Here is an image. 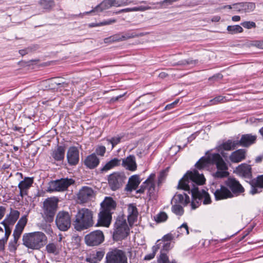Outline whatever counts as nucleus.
<instances>
[{
    "instance_id": "f257e3e1",
    "label": "nucleus",
    "mask_w": 263,
    "mask_h": 263,
    "mask_svg": "<svg viewBox=\"0 0 263 263\" xmlns=\"http://www.w3.org/2000/svg\"><path fill=\"white\" fill-rule=\"evenodd\" d=\"M205 179L202 174H200L197 171H188L179 181L177 188L189 191L192 193L193 201L191 205L193 209L198 206L199 202L203 200L204 204L211 203L210 195L205 191H199L197 185L203 184Z\"/></svg>"
},
{
    "instance_id": "f03ea898",
    "label": "nucleus",
    "mask_w": 263,
    "mask_h": 263,
    "mask_svg": "<svg viewBox=\"0 0 263 263\" xmlns=\"http://www.w3.org/2000/svg\"><path fill=\"white\" fill-rule=\"evenodd\" d=\"M47 241V237L42 232L25 233L23 236V244L28 249L39 250Z\"/></svg>"
},
{
    "instance_id": "7ed1b4c3",
    "label": "nucleus",
    "mask_w": 263,
    "mask_h": 263,
    "mask_svg": "<svg viewBox=\"0 0 263 263\" xmlns=\"http://www.w3.org/2000/svg\"><path fill=\"white\" fill-rule=\"evenodd\" d=\"M74 227L78 231H81L92 227L93 224V212L87 208L80 209L75 217Z\"/></svg>"
},
{
    "instance_id": "20e7f679",
    "label": "nucleus",
    "mask_w": 263,
    "mask_h": 263,
    "mask_svg": "<svg viewBox=\"0 0 263 263\" xmlns=\"http://www.w3.org/2000/svg\"><path fill=\"white\" fill-rule=\"evenodd\" d=\"M20 215V213L19 211L10 208L9 214H7L5 219L1 222V223L4 226L5 228L4 237L0 239L3 243L7 241L11 233V227H12L15 224L18 219Z\"/></svg>"
},
{
    "instance_id": "39448f33",
    "label": "nucleus",
    "mask_w": 263,
    "mask_h": 263,
    "mask_svg": "<svg viewBox=\"0 0 263 263\" xmlns=\"http://www.w3.org/2000/svg\"><path fill=\"white\" fill-rule=\"evenodd\" d=\"M58 202L59 199L55 197L48 198L44 201L43 216L47 222L53 221L58 209Z\"/></svg>"
},
{
    "instance_id": "423d86ee",
    "label": "nucleus",
    "mask_w": 263,
    "mask_h": 263,
    "mask_svg": "<svg viewBox=\"0 0 263 263\" xmlns=\"http://www.w3.org/2000/svg\"><path fill=\"white\" fill-rule=\"evenodd\" d=\"M210 160L211 163L215 164L217 168V171L213 174L215 178H222L229 176L228 165L219 154L211 155Z\"/></svg>"
},
{
    "instance_id": "0eeeda50",
    "label": "nucleus",
    "mask_w": 263,
    "mask_h": 263,
    "mask_svg": "<svg viewBox=\"0 0 263 263\" xmlns=\"http://www.w3.org/2000/svg\"><path fill=\"white\" fill-rule=\"evenodd\" d=\"M114 238L116 240L122 239L127 236L129 229L126 219L123 217H118L114 226Z\"/></svg>"
},
{
    "instance_id": "6e6552de",
    "label": "nucleus",
    "mask_w": 263,
    "mask_h": 263,
    "mask_svg": "<svg viewBox=\"0 0 263 263\" xmlns=\"http://www.w3.org/2000/svg\"><path fill=\"white\" fill-rule=\"evenodd\" d=\"M74 180L71 178H62L51 181L49 183V186L47 191L49 192H63L66 190L68 187L74 183Z\"/></svg>"
},
{
    "instance_id": "1a4fd4ad",
    "label": "nucleus",
    "mask_w": 263,
    "mask_h": 263,
    "mask_svg": "<svg viewBox=\"0 0 263 263\" xmlns=\"http://www.w3.org/2000/svg\"><path fill=\"white\" fill-rule=\"evenodd\" d=\"M55 223L60 230L67 231L71 226V216L69 213L64 211H60L56 216Z\"/></svg>"
},
{
    "instance_id": "9d476101",
    "label": "nucleus",
    "mask_w": 263,
    "mask_h": 263,
    "mask_svg": "<svg viewBox=\"0 0 263 263\" xmlns=\"http://www.w3.org/2000/svg\"><path fill=\"white\" fill-rule=\"evenodd\" d=\"M130 3L126 0V2H118L116 0H104L100 5L96 6L93 9L90 11L86 12L83 13L79 14V15L83 16L85 14H88L95 11H102L104 10L109 9L112 6L120 7L122 6H125Z\"/></svg>"
},
{
    "instance_id": "9b49d317",
    "label": "nucleus",
    "mask_w": 263,
    "mask_h": 263,
    "mask_svg": "<svg viewBox=\"0 0 263 263\" xmlns=\"http://www.w3.org/2000/svg\"><path fill=\"white\" fill-rule=\"evenodd\" d=\"M126 179L123 173L115 172L108 176V185L112 191H116L123 185Z\"/></svg>"
},
{
    "instance_id": "f8f14e48",
    "label": "nucleus",
    "mask_w": 263,
    "mask_h": 263,
    "mask_svg": "<svg viewBox=\"0 0 263 263\" xmlns=\"http://www.w3.org/2000/svg\"><path fill=\"white\" fill-rule=\"evenodd\" d=\"M77 195L79 202L85 203L95 198L96 192L91 187L84 186L80 189Z\"/></svg>"
},
{
    "instance_id": "ddd939ff",
    "label": "nucleus",
    "mask_w": 263,
    "mask_h": 263,
    "mask_svg": "<svg viewBox=\"0 0 263 263\" xmlns=\"http://www.w3.org/2000/svg\"><path fill=\"white\" fill-rule=\"evenodd\" d=\"M106 263H127L124 253L118 249L109 251L106 254Z\"/></svg>"
},
{
    "instance_id": "4468645a",
    "label": "nucleus",
    "mask_w": 263,
    "mask_h": 263,
    "mask_svg": "<svg viewBox=\"0 0 263 263\" xmlns=\"http://www.w3.org/2000/svg\"><path fill=\"white\" fill-rule=\"evenodd\" d=\"M104 236L100 230L94 231L85 237L86 243L90 246H98L103 242Z\"/></svg>"
},
{
    "instance_id": "2eb2a0df",
    "label": "nucleus",
    "mask_w": 263,
    "mask_h": 263,
    "mask_svg": "<svg viewBox=\"0 0 263 263\" xmlns=\"http://www.w3.org/2000/svg\"><path fill=\"white\" fill-rule=\"evenodd\" d=\"M27 222V216H22L17 222L15 226V229L13 231V236L14 237L13 243L16 244L19 239L23 230Z\"/></svg>"
},
{
    "instance_id": "dca6fc26",
    "label": "nucleus",
    "mask_w": 263,
    "mask_h": 263,
    "mask_svg": "<svg viewBox=\"0 0 263 263\" xmlns=\"http://www.w3.org/2000/svg\"><path fill=\"white\" fill-rule=\"evenodd\" d=\"M234 173L245 178L250 179L252 176L251 166L247 163L239 165L236 167Z\"/></svg>"
},
{
    "instance_id": "f3484780",
    "label": "nucleus",
    "mask_w": 263,
    "mask_h": 263,
    "mask_svg": "<svg viewBox=\"0 0 263 263\" xmlns=\"http://www.w3.org/2000/svg\"><path fill=\"white\" fill-rule=\"evenodd\" d=\"M155 177V175L152 174L149 176V177L144 182V184H145L144 187H145L147 190V194L149 197L150 199L155 198L157 193V191L154 183Z\"/></svg>"
},
{
    "instance_id": "a211bd4d",
    "label": "nucleus",
    "mask_w": 263,
    "mask_h": 263,
    "mask_svg": "<svg viewBox=\"0 0 263 263\" xmlns=\"http://www.w3.org/2000/svg\"><path fill=\"white\" fill-rule=\"evenodd\" d=\"M250 184L251 186L250 194L254 195L260 193L263 189V175H259L255 179L252 180Z\"/></svg>"
},
{
    "instance_id": "6ab92c4d",
    "label": "nucleus",
    "mask_w": 263,
    "mask_h": 263,
    "mask_svg": "<svg viewBox=\"0 0 263 263\" xmlns=\"http://www.w3.org/2000/svg\"><path fill=\"white\" fill-rule=\"evenodd\" d=\"M67 159L70 165L77 164L79 161V152L75 146L70 147L67 153Z\"/></svg>"
},
{
    "instance_id": "aec40b11",
    "label": "nucleus",
    "mask_w": 263,
    "mask_h": 263,
    "mask_svg": "<svg viewBox=\"0 0 263 263\" xmlns=\"http://www.w3.org/2000/svg\"><path fill=\"white\" fill-rule=\"evenodd\" d=\"M213 193L216 200H223L233 197L230 190L223 185H221L220 189H216Z\"/></svg>"
},
{
    "instance_id": "412c9836",
    "label": "nucleus",
    "mask_w": 263,
    "mask_h": 263,
    "mask_svg": "<svg viewBox=\"0 0 263 263\" xmlns=\"http://www.w3.org/2000/svg\"><path fill=\"white\" fill-rule=\"evenodd\" d=\"M225 183L233 193H242L245 191L243 186L235 178H229Z\"/></svg>"
},
{
    "instance_id": "4be33fe9",
    "label": "nucleus",
    "mask_w": 263,
    "mask_h": 263,
    "mask_svg": "<svg viewBox=\"0 0 263 263\" xmlns=\"http://www.w3.org/2000/svg\"><path fill=\"white\" fill-rule=\"evenodd\" d=\"M112 214L101 211L99 214V219L96 227H108L111 223Z\"/></svg>"
},
{
    "instance_id": "5701e85b",
    "label": "nucleus",
    "mask_w": 263,
    "mask_h": 263,
    "mask_svg": "<svg viewBox=\"0 0 263 263\" xmlns=\"http://www.w3.org/2000/svg\"><path fill=\"white\" fill-rule=\"evenodd\" d=\"M102 211L112 214L116 207V203L110 197H106L101 204Z\"/></svg>"
},
{
    "instance_id": "b1692460",
    "label": "nucleus",
    "mask_w": 263,
    "mask_h": 263,
    "mask_svg": "<svg viewBox=\"0 0 263 263\" xmlns=\"http://www.w3.org/2000/svg\"><path fill=\"white\" fill-rule=\"evenodd\" d=\"M33 182V178L29 177H25L24 179L21 181L18 185V187L20 189V195L23 197L27 194V190L32 185Z\"/></svg>"
},
{
    "instance_id": "393cba45",
    "label": "nucleus",
    "mask_w": 263,
    "mask_h": 263,
    "mask_svg": "<svg viewBox=\"0 0 263 263\" xmlns=\"http://www.w3.org/2000/svg\"><path fill=\"white\" fill-rule=\"evenodd\" d=\"M122 165L126 170L130 171L136 170L137 165L136 158L134 155H129L125 159H122Z\"/></svg>"
},
{
    "instance_id": "a878e982",
    "label": "nucleus",
    "mask_w": 263,
    "mask_h": 263,
    "mask_svg": "<svg viewBox=\"0 0 263 263\" xmlns=\"http://www.w3.org/2000/svg\"><path fill=\"white\" fill-rule=\"evenodd\" d=\"M59 78H53L43 82L42 85L46 89L59 91Z\"/></svg>"
},
{
    "instance_id": "bb28decb",
    "label": "nucleus",
    "mask_w": 263,
    "mask_h": 263,
    "mask_svg": "<svg viewBox=\"0 0 263 263\" xmlns=\"http://www.w3.org/2000/svg\"><path fill=\"white\" fill-rule=\"evenodd\" d=\"M180 54L175 55L173 57L171 61V64L173 66H185L190 64H196L197 63V60H193L191 59L187 60H179L180 59Z\"/></svg>"
},
{
    "instance_id": "cd10ccee",
    "label": "nucleus",
    "mask_w": 263,
    "mask_h": 263,
    "mask_svg": "<svg viewBox=\"0 0 263 263\" xmlns=\"http://www.w3.org/2000/svg\"><path fill=\"white\" fill-rule=\"evenodd\" d=\"M246 151L243 149H239L233 152L230 156L229 158L233 163H238L246 158Z\"/></svg>"
},
{
    "instance_id": "c85d7f7f",
    "label": "nucleus",
    "mask_w": 263,
    "mask_h": 263,
    "mask_svg": "<svg viewBox=\"0 0 263 263\" xmlns=\"http://www.w3.org/2000/svg\"><path fill=\"white\" fill-rule=\"evenodd\" d=\"M256 136L251 134L243 135L239 141L238 145L242 146L247 147L255 143L256 140Z\"/></svg>"
},
{
    "instance_id": "c756f323",
    "label": "nucleus",
    "mask_w": 263,
    "mask_h": 263,
    "mask_svg": "<svg viewBox=\"0 0 263 263\" xmlns=\"http://www.w3.org/2000/svg\"><path fill=\"white\" fill-rule=\"evenodd\" d=\"M128 220L129 224H133L137 220L138 212L136 206L134 204H129L127 209Z\"/></svg>"
},
{
    "instance_id": "7c9ffc66",
    "label": "nucleus",
    "mask_w": 263,
    "mask_h": 263,
    "mask_svg": "<svg viewBox=\"0 0 263 263\" xmlns=\"http://www.w3.org/2000/svg\"><path fill=\"white\" fill-rule=\"evenodd\" d=\"M140 182L141 181L139 176L133 175L131 176L129 178L128 183L126 186L125 190L130 192L136 190L140 183Z\"/></svg>"
},
{
    "instance_id": "2f4dec72",
    "label": "nucleus",
    "mask_w": 263,
    "mask_h": 263,
    "mask_svg": "<svg viewBox=\"0 0 263 263\" xmlns=\"http://www.w3.org/2000/svg\"><path fill=\"white\" fill-rule=\"evenodd\" d=\"M65 152V149L64 146H58L57 148L52 151L51 155L54 160L61 161L64 158Z\"/></svg>"
},
{
    "instance_id": "473e14b6",
    "label": "nucleus",
    "mask_w": 263,
    "mask_h": 263,
    "mask_svg": "<svg viewBox=\"0 0 263 263\" xmlns=\"http://www.w3.org/2000/svg\"><path fill=\"white\" fill-rule=\"evenodd\" d=\"M86 166L90 169L94 168L99 163V159L95 154H91L87 157L84 161Z\"/></svg>"
},
{
    "instance_id": "72a5a7b5",
    "label": "nucleus",
    "mask_w": 263,
    "mask_h": 263,
    "mask_svg": "<svg viewBox=\"0 0 263 263\" xmlns=\"http://www.w3.org/2000/svg\"><path fill=\"white\" fill-rule=\"evenodd\" d=\"M59 82L60 83L59 85L60 91H62V90H70L72 88V86L74 85V83L76 82L74 81L70 80L64 81V79L62 78H59ZM76 82L77 83L78 81Z\"/></svg>"
},
{
    "instance_id": "f704fd0d",
    "label": "nucleus",
    "mask_w": 263,
    "mask_h": 263,
    "mask_svg": "<svg viewBox=\"0 0 263 263\" xmlns=\"http://www.w3.org/2000/svg\"><path fill=\"white\" fill-rule=\"evenodd\" d=\"M172 201L175 203H181L185 206L190 202V197L186 194H176L174 196Z\"/></svg>"
},
{
    "instance_id": "c9c22d12",
    "label": "nucleus",
    "mask_w": 263,
    "mask_h": 263,
    "mask_svg": "<svg viewBox=\"0 0 263 263\" xmlns=\"http://www.w3.org/2000/svg\"><path fill=\"white\" fill-rule=\"evenodd\" d=\"M211 163L210 160V156L208 158L202 157L196 163L195 166L198 170L203 169L209 166Z\"/></svg>"
},
{
    "instance_id": "e433bc0d",
    "label": "nucleus",
    "mask_w": 263,
    "mask_h": 263,
    "mask_svg": "<svg viewBox=\"0 0 263 263\" xmlns=\"http://www.w3.org/2000/svg\"><path fill=\"white\" fill-rule=\"evenodd\" d=\"M121 160L118 158H114L106 163V164L101 169L102 171H107L113 167L118 166L120 164Z\"/></svg>"
},
{
    "instance_id": "4c0bfd02",
    "label": "nucleus",
    "mask_w": 263,
    "mask_h": 263,
    "mask_svg": "<svg viewBox=\"0 0 263 263\" xmlns=\"http://www.w3.org/2000/svg\"><path fill=\"white\" fill-rule=\"evenodd\" d=\"M237 145H238V140H229L224 142L221 145V147L226 151H231L234 149Z\"/></svg>"
},
{
    "instance_id": "58836bf2",
    "label": "nucleus",
    "mask_w": 263,
    "mask_h": 263,
    "mask_svg": "<svg viewBox=\"0 0 263 263\" xmlns=\"http://www.w3.org/2000/svg\"><path fill=\"white\" fill-rule=\"evenodd\" d=\"M146 34V33H141L139 34H136V33L130 31L125 33H121L122 41H124L132 38L139 36H142Z\"/></svg>"
},
{
    "instance_id": "ea45409f",
    "label": "nucleus",
    "mask_w": 263,
    "mask_h": 263,
    "mask_svg": "<svg viewBox=\"0 0 263 263\" xmlns=\"http://www.w3.org/2000/svg\"><path fill=\"white\" fill-rule=\"evenodd\" d=\"M39 4L42 8L46 10L51 9L55 5L53 0H40Z\"/></svg>"
},
{
    "instance_id": "a19ab883",
    "label": "nucleus",
    "mask_w": 263,
    "mask_h": 263,
    "mask_svg": "<svg viewBox=\"0 0 263 263\" xmlns=\"http://www.w3.org/2000/svg\"><path fill=\"white\" fill-rule=\"evenodd\" d=\"M227 30L230 34H234L241 33L243 31V28L239 25H231L227 27Z\"/></svg>"
},
{
    "instance_id": "79ce46f5",
    "label": "nucleus",
    "mask_w": 263,
    "mask_h": 263,
    "mask_svg": "<svg viewBox=\"0 0 263 263\" xmlns=\"http://www.w3.org/2000/svg\"><path fill=\"white\" fill-rule=\"evenodd\" d=\"M255 8V5L253 3L245 2L243 3L242 5V12H250L254 10Z\"/></svg>"
},
{
    "instance_id": "37998d69",
    "label": "nucleus",
    "mask_w": 263,
    "mask_h": 263,
    "mask_svg": "<svg viewBox=\"0 0 263 263\" xmlns=\"http://www.w3.org/2000/svg\"><path fill=\"white\" fill-rule=\"evenodd\" d=\"M172 211L174 214L178 216L182 215L184 213V210L183 207L177 203H176L175 204L172 206Z\"/></svg>"
},
{
    "instance_id": "c03bdc74",
    "label": "nucleus",
    "mask_w": 263,
    "mask_h": 263,
    "mask_svg": "<svg viewBox=\"0 0 263 263\" xmlns=\"http://www.w3.org/2000/svg\"><path fill=\"white\" fill-rule=\"evenodd\" d=\"M160 243H156V245L152 247V253L146 255L144 257V259L148 260H151V259L154 258L156 255V252H157V251L158 250V249L160 248Z\"/></svg>"
},
{
    "instance_id": "a18cd8bd",
    "label": "nucleus",
    "mask_w": 263,
    "mask_h": 263,
    "mask_svg": "<svg viewBox=\"0 0 263 263\" xmlns=\"http://www.w3.org/2000/svg\"><path fill=\"white\" fill-rule=\"evenodd\" d=\"M123 136H117L111 138L110 139H107V141L108 144H111V149H112L116 145L119 143L121 139H122Z\"/></svg>"
},
{
    "instance_id": "49530a36",
    "label": "nucleus",
    "mask_w": 263,
    "mask_h": 263,
    "mask_svg": "<svg viewBox=\"0 0 263 263\" xmlns=\"http://www.w3.org/2000/svg\"><path fill=\"white\" fill-rule=\"evenodd\" d=\"M167 218V215L164 212H160L155 217V220L158 223L164 222Z\"/></svg>"
},
{
    "instance_id": "de8ad7c7",
    "label": "nucleus",
    "mask_w": 263,
    "mask_h": 263,
    "mask_svg": "<svg viewBox=\"0 0 263 263\" xmlns=\"http://www.w3.org/2000/svg\"><path fill=\"white\" fill-rule=\"evenodd\" d=\"M48 253L57 255L58 253V250L57 246L53 243H49L46 247Z\"/></svg>"
},
{
    "instance_id": "09e8293b",
    "label": "nucleus",
    "mask_w": 263,
    "mask_h": 263,
    "mask_svg": "<svg viewBox=\"0 0 263 263\" xmlns=\"http://www.w3.org/2000/svg\"><path fill=\"white\" fill-rule=\"evenodd\" d=\"M225 102V97L221 96H217L210 101V105H215L219 103Z\"/></svg>"
},
{
    "instance_id": "8fccbe9b",
    "label": "nucleus",
    "mask_w": 263,
    "mask_h": 263,
    "mask_svg": "<svg viewBox=\"0 0 263 263\" xmlns=\"http://www.w3.org/2000/svg\"><path fill=\"white\" fill-rule=\"evenodd\" d=\"M158 263H171L169 261L168 257L167 255L163 252H161L160 256L158 259Z\"/></svg>"
},
{
    "instance_id": "3c124183",
    "label": "nucleus",
    "mask_w": 263,
    "mask_h": 263,
    "mask_svg": "<svg viewBox=\"0 0 263 263\" xmlns=\"http://www.w3.org/2000/svg\"><path fill=\"white\" fill-rule=\"evenodd\" d=\"M241 25L245 28L247 29H251L252 28H255L256 24L253 22L246 21L241 24Z\"/></svg>"
},
{
    "instance_id": "603ef678",
    "label": "nucleus",
    "mask_w": 263,
    "mask_h": 263,
    "mask_svg": "<svg viewBox=\"0 0 263 263\" xmlns=\"http://www.w3.org/2000/svg\"><path fill=\"white\" fill-rule=\"evenodd\" d=\"M86 261L90 263H97L98 262L93 253L88 255L86 258Z\"/></svg>"
},
{
    "instance_id": "864d4df0",
    "label": "nucleus",
    "mask_w": 263,
    "mask_h": 263,
    "mask_svg": "<svg viewBox=\"0 0 263 263\" xmlns=\"http://www.w3.org/2000/svg\"><path fill=\"white\" fill-rule=\"evenodd\" d=\"M105 151H106V148L105 146H99L97 148L96 152L98 155L103 156H104V155L105 153Z\"/></svg>"
},
{
    "instance_id": "5fc2aeb1",
    "label": "nucleus",
    "mask_w": 263,
    "mask_h": 263,
    "mask_svg": "<svg viewBox=\"0 0 263 263\" xmlns=\"http://www.w3.org/2000/svg\"><path fill=\"white\" fill-rule=\"evenodd\" d=\"M143 10V9L141 7H134L132 8H125L122 9L120 11V12H127L130 11H141Z\"/></svg>"
},
{
    "instance_id": "6e6d98bb",
    "label": "nucleus",
    "mask_w": 263,
    "mask_h": 263,
    "mask_svg": "<svg viewBox=\"0 0 263 263\" xmlns=\"http://www.w3.org/2000/svg\"><path fill=\"white\" fill-rule=\"evenodd\" d=\"M116 22L115 19H109L107 21H103L101 22L99 24H97L96 26H103V25H108L114 23Z\"/></svg>"
},
{
    "instance_id": "4d7b16f0",
    "label": "nucleus",
    "mask_w": 263,
    "mask_h": 263,
    "mask_svg": "<svg viewBox=\"0 0 263 263\" xmlns=\"http://www.w3.org/2000/svg\"><path fill=\"white\" fill-rule=\"evenodd\" d=\"M111 37H112V41H114V43L122 41V37H121V33L115 34L112 35Z\"/></svg>"
},
{
    "instance_id": "13d9d810",
    "label": "nucleus",
    "mask_w": 263,
    "mask_h": 263,
    "mask_svg": "<svg viewBox=\"0 0 263 263\" xmlns=\"http://www.w3.org/2000/svg\"><path fill=\"white\" fill-rule=\"evenodd\" d=\"M242 5L243 3L234 4L233 5V8L236 11L242 12Z\"/></svg>"
},
{
    "instance_id": "bf43d9fd",
    "label": "nucleus",
    "mask_w": 263,
    "mask_h": 263,
    "mask_svg": "<svg viewBox=\"0 0 263 263\" xmlns=\"http://www.w3.org/2000/svg\"><path fill=\"white\" fill-rule=\"evenodd\" d=\"M173 237L172 234H167L163 237L161 241L163 242H170V241L173 239Z\"/></svg>"
},
{
    "instance_id": "052dcab7",
    "label": "nucleus",
    "mask_w": 263,
    "mask_h": 263,
    "mask_svg": "<svg viewBox=\"0 0 263 263\" xmlns=\"http://www.w3.org/2000/svg\"><path fill=\"white\" fill-rule=\"evenodd\" d=\"M97 261H100L104 256V253L102 251L97 252L96 253H93Z\"/></svg>"
},
{
    "instance_id": "680f3d73",
    "label": "nucleus",
    "mask_w": 263,
    "mask_h": 263,
    "mask_svg": "<svg viewBox=\"0 0 263 263\" xmlns=\"http://www.w3.org/2000/svg\"><path fill=\"white\" fill-rule=\"evenodd\" d=\"M252 45L258 48L263 49V41H255Z\"/></svg>"
},
{
    "instance_id": "e2e57ef3",
    "label": "nucleus",
    "mask_w": 263,
    "mask_h": 263,
    "mask_svg": "<svg viewBox=\"0 0 263 263\" xmlns=\"http://www.w3.org/2000/svg\"><path fill=\"white\" fill-rule=\"evenodd\" d=\"M171 248V242H163V251H168Z\"/></svg>"
},
{
    "instance_id": "0e129e2a",
    "label": "nucleus",
    "mask_w": 263,
    "mask_h": 263,
    "mask_svg": "<svg viewBox=\"0 0 263 263\" xmlns=\"http://www.w3.org/2000/svg\"><path fill=\"white\" fill-rule=\"evenodd\" d=\"M32 50V48L31 47H28L27 48V49H24V50H20L19 51V53L22 55H25L26 54L29 53V52L31 51Z\"/></svg>"
},
{
    "instance_id": "69168bd1",
    "label": "nucleus",
    "mask_w": 263,
    "mask_h": 263,
    "mask_svg": "<svg viewBox=\"0 0 263 263\" xmlns=\"http://www.w3.org/2000/svg\"><path fill=\"white\" fill-rule=\"evenodd\" d=\"M6 209L3 206H0V220L4 216Z\"/></svg>"
},
{
    "instance_id": "338daca9",
    "label": "nucleus",
    "mask_w": 263,
    "mask_h": 263,
    "mask_svg": "<svg viewBox=\"0 0 263 263\" xmlns=\"http://www.w3.org/2000/svg\"><path fill=\"white\" fill-rule=\"evenodd\" d=\"M178 229L181 231L183 229H184L186 234H189V228L186 223H183L180 227L178 228Z\"/></svg>"
},
{
    "instance_id": "774afa93",
    "label": "nucleus",
    "mask_w": 263,
    "mask_h": 263,
    "mask_svg": "<svg viewBox=\"0 0 263 263\" xmlns=\"http://www.w3.org/2000/svg\"><path fill=\"white\" fill-rule=\"evenodd\" d=\"M125 94L126 93H124L122 95H119L117 97L112 98L110 100V102H115L116 101H118L119 99L123 97Z\"/></svg>"
}]
</instances>
